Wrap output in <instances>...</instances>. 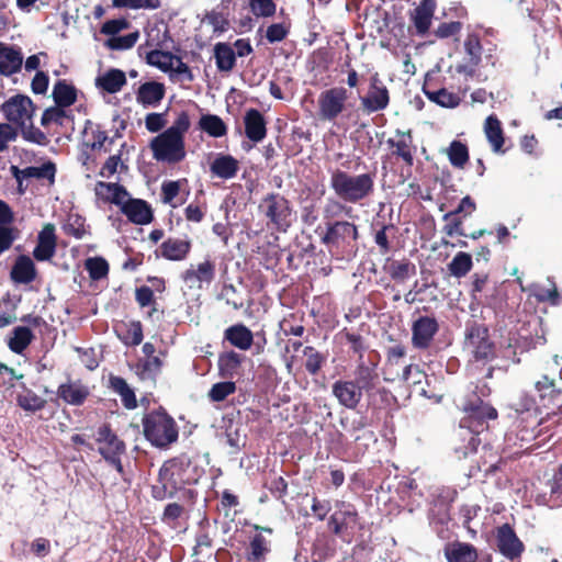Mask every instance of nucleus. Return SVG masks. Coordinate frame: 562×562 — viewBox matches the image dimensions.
Returning <instances> with one entry per match:
<instances>
[{
  "label": "nucleus",
  "mask_w": 562,
  "mask_h": 562,
  "mask_svg": "<svg viewBox=\"0 0 562 562\" xmlns=\"http://www.w3.org/2000/svg\"><path fill=\"white\" fill-rule=\"evenodd\" d=\"M119 206L121 212L134 224L146 225L153 221L150 205L139 199H132L128 194L122 200Z\"/></svg>",
  "instance_id": "17"
},
{
  "label": "nucleus",
  "mask_w": 562,
  "mask_h": 562,
  "mask_svg": "<svg viewBox=\"0 0 562 562\" xmlns=\"http://www.w3.org/2000/svg\"><path fill=\"white\" fill-rule=\"evenodd\" d=\"M480 432L481 431H474L469 428H460L459 436L467 441V445L456 447L454 450L459 458H465L477 450L481 443V439L479 438Z\"/></svg>",
  "instance_id": "45"
},
{
  "label": "nucleus",
  "mask_w": 562,
  "mask_h": 562,
  "mask_svg": "<svg viewBox=\"0 0 562 562\" xmlns=\"http://www.w3.org/2000/svg\"><path fill=\"white\" fill-rule=\"evenodd\" d=\"M1 111L8 122L20 128L33 120L34 104L29 97L16 94L1 105Z\"/></svg>",
  "instance_id": "11"
},
{
  "label": "nucleus",
  "mask_w": 562,
  "mask_h": 562,
  "mask_svg": "<svg viewBox=\"0 0 562 562\" xmlns=\"http://www.w3.org/2000/svg\"><path fill=\"white\" fill-rule=\"evenodd\" d=\"M362 108L369 112H379L387 108L390 94L387 88L369 89L368 93L360 97Z\"/></svg>",
  "instance_id": "27"
},
{
  "label": "nucleus",
  "mask_w": 562,
  "mask_h": 562,
  "mask_svg": "<svg viewBox=\"0 0 562 562\" xmlns=\"http://www.w3.org/2000/svg\"><path fill=\"white\" fill-rule=\"evenodd\" d=\"M67 120H68V115H67L65 108L55 105V106L48 108L44 111L42 119H41V124L44 127H47L50 124H57V125L61 126L66 123Z\"/></svg>",
  "instance_id": "52"
},
{
  "label": "nucleus",
  "mask_w": 562,
  "mask_h": 562,
  "mask_svg": "<svg viewBox=\"0 0 562 562\" xmlns=\"http://www.w3.org/2000/svg\"><path fill=\"white\" fill-rule=\"evenodd\" d=\"M191 248L188 239L168 238L160 245L161 256L168 260L180 261L186 259Z\"/></svg>",
  "instance_id": "31"
},
{
  "label": "nucleus",
  "mask_w": 562,
  "mask_h": 562,
  "mask_svg": "<svg viewBox=\"0 0 562 562\" xmlns=\"http://www.w3.org/2000/svg\"><path fill=\"white\" fill-rule=\"evenodd\" d=\"M484 133L494 153H501L504 145V134L501 121L495 115L486 117Z\"/></svg>",
  "instance_id": "36"
},
{
  "label": "nucleus",
  "mask_w": 562,
  "mask_h": 562,
  "mask_svg": "<svg viewBox=\"0 0 562 562\" xmlns=\"http://www.w3.org/2000/svg\"><path fill=\"white\" fill-rule=\"evenodd\" d=\"M210 171L216 178L229 180L239 171V161L232 155L218 153L210 164Z\"/></svg>",
  "instance_id": "21"
},
{
  "label": "nucleus",
  "mask_w": 562,
  "mask_h": 562,
  "mask_svg": "<svg viewBox=\"0 0 562 562\" xmlns=\"http://www.w3.org/2000/svg\"><path fill=\"white\" fill-rule=\"evenodd\" d=\"M330 188L342 201L358 203L372 194L374 177L371 173L350 175L335 169L330 172Z\"/></svg>",
  "instance_id": "3"
},
{
  "label": "nucleus",
  "mask_w": 562,
  "mask_h": 562,
  "mask_svg": "<svg viewBox=\"0 0 562 562\" xmlns=\"http://www.w3.org/2000/svg\"><path fill=\"white\" fill-rule=\"evenodd\" d=\"M56 251V236L53 225H46L38 234L33 256L38 261L49 260Z\"/></svg>",
  "instance_id": "22"
},
{
  "label": "nucleus",
  "mask_w": 562,
  "mask_h": 562,
  "mask_svg": "<svg viewBox=\"0 0 562 562\" xmlns=\"http://www.w3.org/2000/svg\"><path fill=\"white\" fill-rule=\"evenodd\" d=\"M403 380L412 389L414 386H420L423 383L429 384L428 376L418 366L409 364L406 366L403 371Z\"/></svg>",
  "instance_id": "54"
},
{
  "label": "nucleus",
  "mask_w": 562,
  "mask_h": 562,
  "mask_svg": "<svg viewBox=\"0 0 562 562\" xmlns=\"http://www.w3.org/2000/svg\"><path fill=\"white\" fill-rule=\"evenodd\" d=\"M245 134L254 143H260L267 135L263 115L256 109H250L244 117Z\"/></svg>",
  "instance_id": "24"
},
{
  "label": "nucleus",
  "mask_w": 562,
  "mask_h": 562,
  "mask_svg": "<svg viewBox=\"0 0 562 562\" xmlns=\"http://www.w3.org/2000/svg\"><path fill=\"white\" fill-rule=\"evenodd\" d=\"M138 40V33L133 32L123 36H113L106 41V45L111 49L124 50L132 48Z\"/></svg>",
  "instance_id": "60"
},
{
  "label": "nucleus",
  "mask_w": 562,
  "mask_h": 562,
  "mask_svg": "<svg viewBox=\"0 0 562 562\" xmlns=\"http://www.w3.org/2000/svg\"><path fill=\"white\" fill-rule=\"evenodd\" d=\"M18 405L26 412H37L45 407L46 400L23 385V391L16 396Z\"/></svg>",
  "instance_id": "43"
},
{
  "label": "nucleus",
  "mask_w": 562,
  "mask_h": 562,
  "mask_svg": "<svg viewBox=\"0 0 562 562\" xmlns=\"http://www.w3.org/2000/svg\"><path fill=\"white\" fill-rule=\"evenodd\" d=\"M464 49L473 66L481 61L482 46L479 36L470 34L464 42Z\"/></svg>",
  "instance_id": "59"
},
{
  "label": "nucleus",
  "mask_w": 562,
  "mask_h": 562,
  "mask_svg": "<svg viewBox=\"0 0 562 562\" xmlns=\"http://www.w3.org/2000/svg\"><path fill=\"white\" fill-rule=\"evenodd\" d=\"M95 440L99 445L98 451L106 462L123 473L121 457L125 452V443L110 429L108 425L101 426L97 431Z\"/></svg>",
  "instance_id": "9"
},
{
  "label": "nucleus",
  "mask_w": 562,
  "mask_h": 562,
  "mask_svg": "<svg viewBox=\"0 0 562 562\" xmlns=\"http://www.w3.org/2000/svg\"><path fill=\"white\" fill-rule=\"evenodd\" d=\"M510 406L518 415L527 414L528 425L525 426L520 423L516 432V437L521 441L520 447H524L525 443L531 442L541 432V429H539L541 418L538 414L536 400L528 393L521 392Z\"/></svg>",
  "instance_id": "6"
},
{
  "label": "nucleus",
  "mask_w": 562,
  "mask_h": 562,
  "mask_svg": "<svg viewBox=\"0 0 562 562\" xmlns=\"http://www.w3.org/2000/svg\"><path fill=\"white\" fill-rule=\"evenodd\" d=\"M20 130L23 138L27 142L37 145H46L48 142L46 135L40 128L33 126V120L27 125L20 127Z\"/></svg>",
  "instance_id": "62"
},
{
  "label": "nucleus",
  "mask_w": 562,
  "mask_h": 562,
  "mask_svg": "<svg viewBox=\"0 0 562 562\" xmlns=\"http://www.w3.org/2000/svg\"><path fill=\"white\" fill-rule=\"evenodd\" d=\"M336 512L330 516L328 526L337 536L352 532L359 527V516L353 505L339 501Z\"/></svg>",
  "instance_id": "13"
},
{
  "label": "nucleus",
  "mask_w": 562,
  "mask_h": 562,
  "mask_svg": "<svg viewBox=\"0 0 562 562\" xmlns=\"http://www.w3.org/2000/svg\"><path fill=\"white\" fill-rule=\"evenodd\" d=\"M358 239V228L347 221H337L327 224L322 243L330 250L340 251L353 246Z\"/></svg>",
  "instance_id": "8"
},
{
  "label": "nucleus",
  "mask_w": 562,
  "mask_h": 562,
  "mask_svg": "<svg viewBox=\"0 0 562 562\" xmlns=\"http://www.w3.org/2000/svg\"><path fill=\"white\" fill-rule=\"evenodd\" d=\"M176 56L170 52H164L158 48L151 49L146 55L148 65L158 68L164 72H169L173 69Z\"/></svg>",
  "instance_id": "42"
},
{
  "label": "nucleus",
  "mask_w": 562,
  "mask_h": 562,
  "mask_svg": "<svg viewBox=\"0 0 562 562\" xmlns=\"http://www.w3.org/2000/svg\"><path fill=\"white\" fill-rule=\"evenodd\" d=\"M536 390L538 391L542 401L548 400V403L543 404L544 406L549 404L559 405L558 400L561 392L555 387L554 382L548 376H542V379L536 383Z\"/></svg>",
  "instance_id": "47"
},
{
  "label": "nucleus",
  "mask_w": 562,
  "mask_h": 562,
  "mask_svg": "<svg viewBox=\"0 0 562 562\" xmlns=\"http://www.w3.org/2000/svg\"><path fill=\"white\" fill-rule=\"evenodd\" d=\"M11 170L12 175L14 176L20 186L22 184L23 179L29 178L47 179L50 182H53L56 173V167L50 161L45 162L40 167H27L22 170L15 166H12Z\"/></svg>",
  "instance_id": "26"
},
{
  "label": "nucleus",
  "mask_w": 562,
  "mask_h": 562,
  "mask_svg": "<svg viewBox=\"0 0 562 562\" xmlns=\"http://www.w3.org/2000/svg\"><path fill=\"white\" fill-rule=\"evenodd\" d=\"M448 562H476L477 552L469 543L456 542L448 546L445 550Z\"/></svg>",
  "instance_id": "32"
},
{
  "label": "nucleus",
  "mask_w": 562,
  "mask_h": 562,
  "mask_svg": "<svg viewBox=\"0 0 562 562\" xmlns=\"http://www.w3.org/2000/svg\"><path fill=\"white\" fill-rule=\"evenodd\" d=\"M424 92L430 101L443 108H456L460 103V97L447 89H439L437 91H428L424 89Z\"/></svg>",
  "instance_id": "49"
},
{
  "label": "nucleus",
  "mask_w": 562,
  "mask_h": 562,
  "mask_svg": "<svg viewBox=\"0 0 562 562\" xmlns=\"http://www.w3.org/2000/svg\"><path fill=\"white\" fill-rule=\"evenodd\" d=\"M199 125L203 132L212 137H222L227 132L224 121L220 116L213 114L202 115Z\"/></svg>",
  "instance_id": "46"
},
{
  "label": "nucleus",
  "mask_w": 562,
  "mask_h": 562,
  "mask_svg": "<svg viewBox=\"0 0 562 562\" xmlns=\"http://www.w3.org/2000/svg\"><path fill=\"white\" fill-rule=\"evenodd\" d=\"M331 393L341 406L349 409L356 408L362 398V390L351 380H337L331 385Z\"/></svg>",
  "instance_id": "18"
},
{
  "label": "nucleus",
  "mask_w": 562,
  "mask_h": 562,
  "mask_svg": "<svg viewBox=\"0 0 562 562\" xmlns=\"http://www.w3.org/2000/svg\"><path fill=\"white\" fill-rule=\"evenodd\" d=\"M53 99L56 105L68 108L77 100V90L65 80H58L53 88Z\"/></svg>",
  "instance_id": "38"
},
{
  "label": "nucleus",
  "mask_w": 562,
  "mask_h": 562,
  "mask_svg": "<svg viewBox=\"0 0 562 562\" xmlns=\"http://www.w3.org/2000/svg\"><path fill=\"white\" fill-rule=\"evenodd\" d=\"M33 333L29 327L18 326L12 330V336L8 340V347L14 353L21 355L32 342Z\"/></svg>",
  "instance_id": "39"
},
{
  "label": "nucleus",
  "mask_w": 562,
  "mask_h": 562,
  "mask_svg": "<svg viewBox=\"0 0 562 562\" xmlns=\"http://www.w3.org/2000/svg\"><path fill=\"white\" fill-rule=\"evenodd\" d=\"M496 543L498 551L512 561L520 558L525 549L524 543L509 524H504L497 528Z\"/></svg>",
  "instance_id": "15"
},
{
  "label": "nucleus",
  "mask_w": 562,
  "mask_h": 562,
  "mask_svg": "<svg viewBox=\"0 0 562 562\" xmlns=\"http://www.w3.org/2000/svg\"><path fill=\"white\" fill-rule=\"evenodd\" d=\"M398 488L403 497L413 498V505L417 507L420 505L418 499L423 497V493L418 490V484L415 479H404L401 481Z\"/></svg>",
  "instance_id": "58"
},
{
  "label": "nucleus",
  "mask_w": 562,
  "mask_h": 562,
  "mask_svg": "<svg viewBox=\"0 0 562 562\" xmlns=\"http://www.w3.org/2000/svg\"><path fill=\"white\" fill-rule=\"evenodd\" d=\"M447 153L450 164L456 168H463L469 160L468 147L459 140H453Z\"/></svg>",
  "instance_id": "50"
},
{
  "label": "nucleus",
  "mask_w": 562,
  "mask_h": 562,
  "mask_svg": "<svg viewBox=\"0 0 562 562\" xmlns=\"http://www.w3.org/2000/svg\"><path fill=\"white\" fill-rule=\"evenodd\" d=\"M202 474L203 470L186 454L170 459L161 465L158 481L151 486V496L157 501L172 498L187 485L198 483Z\"/></svg>",
  "instance_id": "1"
},
{
  "label": "nucleus",
  "mask_w": 562,
  "mask_h": 562,
  "mask_svg": "<svg viewBox=\"0 0 562 562\" xmlns=\"http://www.w3.org/2000/svg\"><path fill=\"white\" fill-rule=\"evenodd\" d=\"M57 394L67 404L79 406L88 397L89 391L79 383H66L59 385Z\"/></svg>",
  "instance_id": "35"
},
{
  "label": "nucleus",
  "mask_w": 562,
  "mask_h": 562,
  "mask_svg": "<svg viewBox=\"0 0 562 562\" xmlns=\"http://www.w3.org/2000/svg\"><path fill=\"white\" fill-rule=\"evenodd\" d=\"M472 257L468 252L460 251L448 265V270L451 276L462 278L467 276L472 269Z\"/></svg>",
  "instance_id": "48"
},
{
  "label": "nucleus",
  "mask_w": 562,
  "mask_h": 562,
  "mask_svg": "<svg viewBox=\"0 0 562 562\" xmlns=\"http://www.w3.org/2000/svg\"><path fill=\"white\" fill-rule=\"evenodd\" d=\"M214 58L217 69L224 72L231 71L236 63L235 50L227 43H217L214 46Z\"/></svg>",
  "instance_id": "37"
},
{
  "label": "nucleus",
  "mask_w": 562,
  "mask_h": 562,
  "mask_svg": "<svg viewBox=\"0 0 562 562\" xmlns=\"http://www.w3.org/2000/svg\"><path fill=\"white\" fill-rule=\"evenodd\" d=\"M144 434L153 446L166 448L178 439V427L166 412L154 411L143 418Z\"/></svg>",
  "instance_id": "4"
},
{
  "label": "nucleus",
  "mask_w": 562,
  "mask_h": 562,
  "mask_svg": "<svg viewBox=\"0 0 562 562\" xmlns=\"http://www.w3.org/2000/svg\"><path fill=\"white\" fill-rule=\"evenodd\" d=\"M378 380L376 364L373 361H360L355 370V383L363 390H371Z\"/></svg>",
  "instance_id": "33"
},
{
  "label": "nucleus",
  "mask_w": 562,
  "mask_h": 562,
  "mask_svg": "<svg viewBox=\"0 0 562 562\" xmlns=\"http://www.w3.org/2000/svg\"><path fill=\"white\" fill-rule=\"evenodd\" d=\"M415 272V266L408 261L394 262L391 266V277L396 281H405Z\"/></svg>",
  "instance_id": "63"
},
{
  "label": "nucleus",
  "mask_w": 562,
  "mask_h": 562,
  "mask_svg": "<svg viewBox=\"0 0 562 562\" xmlns=\"http://www.w3.org/2000/svg\"><path fill=\"white\" fill-rule=\"evenodd\" d=\"M303 353L306 357V371L312 375L317 374L326 361V356L317 351L312 346H306L303 350Z\"/></svg>",
  "instance_id": "51"
},
{
  "label": "nucleus",
  "mask_w": 562,
  "mask_h": 562,
  "mask_svg": "<svg viewBox=\"0 0 562 562\" xmlns=\"http://www.w3.org/2000/svg\"><path fill=\"white\" fill-rule=\"evenodd\" d=\"M23 55L20 48L0 42V75L9 77L21 70Z\"/></svg>",
  "instance_id": "19"
},
{
  "label": "nucleus",
  "mask_w": 562,
  "mask_h": 562,
  "mask_svg": "<svg viewBox=\"0 0 562 562\" xmlns=\"http://www.w3.org/2000/svg\"><path fill=\"white\" fill-rule=\"evenodd\" d=\"M439 329L436 318L420 316L412 325V344L417 349H427Z\"/></svg>",
  "instance_id": "16"
},
{
  "label": "nucleus",
  "mask_w": 562,
  "mask_h": 562,
  "mask_svg": "<svg viewBox=\"0 0 562 562\" xmlns=\"http://www.w3.org/2000/svg\"><path fill=\"white\" fill-rule=\"evenodd\" d=\"M236 391V384L232 381H224L213 384L209 391V398L212 402H222Z\"/></svg>",
  "instance_id": "53"
},
{
  "label": "nucleus",
  "mask_w": 562,
  "mask_h": 562,
  "mask_svg": "<svg viewBox=\"0 0 562 562\" xmlns=\"http://www.w3.org/2000/svg\"><path fill=\"white\" fill-rule=\"evenodd\" d=\"M125 85V72L116 68H112L95 78V86L108 93H116Z\"/></svg>",
  "instance_id": "28"
},
{
  "label": "nucleus",
  "mask_w": 562,
  "mask_h": 562,
  "mask_svg": "<svg viewBox=\"0 0 562 562\" xmlns=\"http://www.w3.org/2000/svg\"><path fill=\"white\" fill-rule=\"evenodd\" d=\"M35 276L36 271L32 259L27 256H20L11 270V278L18 283L27 284L35 279Z\"/></svg>",
  "instance_id": "34"
},
{
  "label": "nucleus",
  "mask_w": 562,
  "mask_h": 562,
  "mask_svg": "<svg viewBox=\"0 0 562 562\" xmlns=\"http://www.w3.org/2000/svg\"><path fill=\"white\" fill-rule=\"evenodd\" d=\"M497 417L496 409L488 403L477 400L465 407V416L460 422V428L483 431L485 423Z\"/></svg>",
  "instance_id": "12"
},
{
  "label": "nucleus",
  "mask_w": 562,
  "mask_h": 562,
  "mask_svg": "<svg viewBox=\"0 0 562 562\" xmlns=\"http://www.w3.org/2000/svg\"><path fill=\"white\" fill-rule=\"evenodd\" d=\"M224 337L231 345L240 350H248L254 341L251 330L243 324H236L226 328Z\"/></svg>",
  "instance_id": "30"
},
{
  "label": "nucleus",
  "mask_w": 562,
  "mask_h": 562,
  "mask_svg": "<svg viewBox=\"0 0 562 562\" xmlns=\"http://www.w3.org/2000/svg\"><path fill=\"white\" fill-rule=\"evenodd\" d=\"M162 364L160 357L145 358L136 364V374L142 380L154 381L160 373Z\"/></svg>",
  "instance_id": "44"
},
{
  "label": "nucleus",
  "mask_w": 562,
  "mask_h": 562,
  "mask_svg": "<svg viewBox=\"0 0 562 562\" xmlns=\"http://www.w3.org/2000/svg\"><path fill=\"white\" fill-rule=\"evenodd\" d=\"M396 138H389L386 144L394 148L393 155L401 158L408 167L414 164L413 137L411 131L396 130Z\"/></svg>",
  "instance_id": "20"
},
{
  "label": "nucleus",
  "mask_w": 562,
  "mask_h": 562,
  "mask_svg": "<svg viewBox=\"0 0 562 562\" xmlns=\"http://www.w3.org/2000/svg\"><path fill=\"white\" fill-rule=\"evenodd\" d=\"M348 91L344 87H333L322 91L317 99L318 116L323 121L334 122L345 111Z\"/></svg>",
  "instance_id": "10"
},
{
  "label": "nucleus",
  "mask_w": 562,
  "mask_h": 562,
  "mask_svg": "<svg viewBox=\"0 0 562 562\" xmlns=\"http://www.w3.org/2000/svg\"><path fill=\"white\" fill-rule=\"evenodd\" d=\"M167 113H148L145 116V127L150 133H158L167 125Z\"/></svg>",
  "instance_id": "64"
},
{
  "label": "nucleus",
  "mask_w": 562,
  "mask_h": 562,
  "mask_svg": "<svg viewBox=\"0 0 562 562\" xmlns=\"http://www.w3.org/2000/svg\"><path fill=\"white\" fill-rule=\"evenodd\" d=\"M251 13L257 18L273 16L277 10L273 0H248Z\"/></svg>",
  "instance_id": "55"
},
{
  "label": "nucleus",
  "mask_w": 562,
  "mask_h": 562,
  "mask_svg": "<svg viewBox=\"0 0 562 562\" xmlns=\"http://www.w3.org/2000/svg\"><path fill=\"white\" fill-rule=\"evenodd\" d=\"M165 86L157 81H148L139 86L136 101L144 108H156L165 97Z\"/></svg>",
  "instance_id": "23"
},
{
  "label": "nucleus",
  "mask_w": 562,
  "mask_h": 562,
  "mask_svg": "<svg viewBox=\"0 0 562 562\" xmlns=\"http://www.w3.org/2000/svg\"><path fill=\"white\" fill-rule=\"evenodd\" d=\"M190 125L189 114L179 112L172 125L150 140L154 159L169 165L182 161L187 156L184 136Z\"/></svg>",
  "instance_id": "2"
},
{
  "label": "nucleus",
  "mask_w": 562,
  "mask_h": 562,
  "mask_svg": "<svg viewBox=\"0 0 562 562\" xmlns=\"http://www.w3.org/2000/svg\"><path fill=\"white\" fill-rule=\"evenodd\" d=\"M243 356L236 351H227L218 357V371L223 378H233L237 374Z\"/></svg>",
  "instance_id": "40"
},
{
  "label": "nucleus",
  "mask_w": 562,
  "mask_h": 562,
  "mask_svg": "<svg viewBox=\"0 0 562 562\" xmlns=\"http://www.w3.org/2000/svg\"><path fill=\"white\" fill-rule=\"evenodd\" d=\"M464 348L472 355L475 361L483 363L492 361L496 353L488 329L477 323L467 325Z\"/></svg>",
  "instance_id": "7"
},
{
  "label": "nucleus",
  "mask_w": 562,
  "mask_h": 562,
  "mask_svg": "<svg viewBox=\"0 0 562 562\" xmlns=\"http://www.w3.org/2000/svg\"><path fill=\"white\" fill-rule=\"evenodd\" d=\"M436 9L435 0H422L420 4L412 13V20L419 35L428 32Z\"/></svg>",
  "instance_id": "25"
},
{
  "label": "nucleus",
  "mask_w": 562,
  "mask_h": 562,
  "mask_svg": "<svg viewBox=\"0 0 562 562\" xmlns=\"http://www.w3.org/2000/svg\"><path fill=\"white\" fill-rule=\"evenodd\" d=\"M549 501L552 507L562 506V467L559 468L552 477Z\"/></svg>",
  "instance_id": "61"
},
{
  "label": "nucleus",
  "mask_w": 562,
  "mask_h": 562,
  "mask_svg": "<svg viewBox=\"0 0 562 562\" xmlns=\"http://www.w3.org/2000/svg\"><path fill=\"white\" fill-rule=\"evenodd\" d=\"M95 194L119 205L123 203L122 200L126 198L127 191L117 183L99 181L95 186Z\"/></svg>",
  "instance_id": "41"
},
{
  "label": "nucleus",
  "mask_w": 562,
  "mask_h": 562,
  "mask_svg": "<svg viewBox=\"0 0 562 562\" xmlns=\"http://www.w3.org/2000/svg\"><path fill=\"white\" fill-rule=\"evenodd\" d=\"M86 269L93 280H100L106 277L109 272V265L105 259L101 257L89 258L86 260Z\"/></svg>",
  "instance_id": "56"
},
{
  "label": "nucleus",
  "mask_w": 562,
  "mask_h": 562,
  "mask_svg": "<svg viewBox=\"0 0 562 562\" xmlns=\"http://www.w3.org/2000/svg\"><path fill=\"white\" fill-rule=\"evenodd\" d=\"M271 551V543L261 532L255 533L246 550L247 562H266Z\"/></svg>",
  "instance_id": "29"
},
{
  "label": "nucleus",
  "mask_w": 562,
  "mask_h": 562,
  "mask_svg": "<svg viewBox=\"0 0 562 562\" xmlns=\"http://www.w3.org/2000/svg\"><path fill=\"white\" fill-rule=\"evenodd\" d=\"M259 212L268 220V227L286 232L292 222V207L280 193H269L259 203Z\"/></svg>",
  "instance_id": "5"
},
{
  "label": "nucleus",
  "mask_w": 562,
  "mask_h": 562,
  "mask_svg": "<svg viewBox=\"0 0 562 562\" xmlns=\"http://www.w3.org/2000/svg\"><path fill=\"white\" fill-rule=\"evenodd\" d=\"M215 262L209 258L198 265H191L182 273V280L190 289H203L209 286L215 279Z\"/></svg>",
  "instance_id": "14"
},
{
  "label": "nucleus",
  "mask_w": 562,
  "mask_h": 562,
  "mask_svg": "<svg viewBox=\"0 0 562 562\" xmlns=\"http://www.w3.org/2000/svg\"><path fill=\"white\" fill-rule=\"evenodd\" d=\"M147 45L150 47H164L168 37L167 26L164 24L155 25L147 30Z\"/></svg>",
  "instance_id": "57"
}]
</instances>
